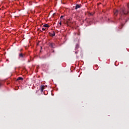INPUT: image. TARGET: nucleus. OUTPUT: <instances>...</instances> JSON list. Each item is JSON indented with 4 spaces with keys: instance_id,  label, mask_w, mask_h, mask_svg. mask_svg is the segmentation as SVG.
Segmentation results:
<instances>
[{
    "instance_id": "1",
    "label": "nucleus",
    "mask_w": 129,
    "mask_h": 129,
    "mask_svg": "<svg viewBox=\"0 0 129 129\" xmlns=\"http://www.w3.org/2000/svg\"><path fill=\"white\" fill-rule=\"evenodd\" d=\"M119 13L121 16H122V15H127V14H128V11L125 10V9H120Z\"/></svg>"
},
{
    "instance_id": "2",
    "label": "nucleus",
    "mask_w": 129,
    "mask_h": 129,
    "mask_svg": "<svg viewBox=\"0 0 129 129\" xmlns=\"http://www.w3.org/2000/svg\"><path fill=\"white\" fill-rule=\"evenodd\" d=\"M26 57V55L23 54V52L19 53V58L20 59H24Z\"/></svg>"
},
{
    "instance_id": "3",
    "label": "nucleus",
    "mask_w": 129,
    "mask_h": 129,
    "mask_svg": "<svg viewBox=\"0 0 129 129\" xmlns=\"http://www.w3.org/2000/svg\"><path fill=\"white\" fill-rule=\"evenodd\" d=\"M49 46L51 47V48H55V43H49Z\"/></svg>"
},
{
    "instance_id": "4",
    "label": "nucleus",
    "mask_w": 129,
    "mask_h": 129,
    "mask_svg": "<svg viewBox=\"0 0 129 129\" xmlns=\"http://www.w3.org/2000/svg\"><path fill=\"white\" fill-rule=\"evenodd\" d=\"M81 8V5L77 4L75 8V10H77V9H80Z\"/></svg>"
},
{
    "instance_id": "5",
    "label": "nucleus",
    "mask_w": 129,
    "mask_h": 129,
    "mask_svg": "<svg viewBox=\"0 0 129 129\" xmlns=\"http://www.w3.org/2000/svg\"><path fill=\"white\" fill-rule=\"evenodd\" d=\"M44 88H45V86L44 85H42L41 86L40 90H41V92H43Z\"/></svg>"
},
{
    "instance_id": "6",
    "label": "nucleus",
    "mask_w": 129,
    "mask_h": 129,
    "mask_svg": "<svg viewBox=\"0 0 129 129\" xmlns=\"http://www.w3.org/2000/svg\"><path fill=\"white\" fill-rule=\"evenodd\" d=\"M117 14H118V10H115L114 11V15L115 16H117Z\"/></svg>"
},
{
    "instance_id": "7",
    "label": "nucleus",
    "mask_w": 129,
    "mask_h": 129,
    "mask_svg": "<svg viewBox=\"0 0 129 129\" xmlns=\"http://www.w3.org/2000/svg\"><path fill=\"white\" fill-rule=\"evenodd\" d=\"M79 48V44L77 43L76 45V47H75V50H78V49Z\"/></svg>"
},
{
    "instance_id": "8",
    "label": "nucleus",
    "mask_w": 129,
    "mask_h": 129,
    "mask_svg": "<svg viewBox=\"0 0 129 129\" xmlns=\"http://www.w3.org/2000/svg\"><path fill=\"white\" fill-rule=\"evenodd\" d=\"M19 80H24V79L21 77H19L17 79V81H19Z\"/></svg>"
},
{
    "instance_id": "9",
    "label": "nucleus",
    "mask_w": 129,
    "mask_h": 129,
    "mask_svg": "<svg viewBox=\"0 0 129 129\" xmlns=\"http://www.w3.org/2000/svg\"><path fill=\"white\" fill-rule=\"evenodd\" d=\"M67 24L68 25H71L72 24H73V23L70 21V19H69L68 21H67Z\"/></svg>"
},
{
    "instance_id": "10",
    "label": "nucleus",
    "mask_w": 129,
    "mask_h": 129,
    "mask_svg": "<svg viewBox=\"0 0 129 129\" xmlns=\"http://www.w3.org/2000/svg\"><path fill=\"white\" fill-rule=\"evenodd\" d=\"M43 27H44V28H49L50 26L48 24H44Z\"/></svg>"
},
{
    "instance_id": "11",
    "label": "nucleus",
    "mask_w": 129,
    "mask_h": 129,
    "mask_svg": "<svg viewBox=\"0 0 129 129\" xmlns=\"http://www.w3.org/2000/svg\"><path fill=\"white\" fill-rule=\"evenodd\" d=\"M123 27V24H121L120 27H119V29H122V27Z\"/></svg>"
},
{
    "instance_id": "12",
    "label": "nucleus",
    "mask_w": 129,
    "mask_h": 129,
    "mask_svg": "<svg viewBox=\"0 0 129 129\" xmlns=\"http://www.w3.org/2000/svg\"><path fill=\"white\" fill-rule=\"evenodd\" d=\"M55 32L53 31V33L51 34V36H52V37H54L55 36Z\"/></svg>"
},
{
    "instance_id": "13",
    "label": "nucleus",
    "mask_w": 129,
    "mask_h": 129,
    "mask_svg": "<svg viewBox=\"0 0 129 129\" xmlns=\"http://www.w3.org/2000/svg\"><path fill=\"white\" fill-rule=\"evenodd\" d=\"M93 14L92 13H89V16H93Z\"/></svg>"
},
{
    "instance_id": "14",
    "label": "nucleus",
    "mask_w": 129,
    "mask_h": 129,
    "mask_svg": "<svg viewBox=\"0 0 129 129\" xmlns=\"http://www.w3.org/2000/svg\"><path fill=\"white\" fill-rule=\"evenodd\" d=\"M3 85V83L2 81H0V87Z\"/></svg>"
},
{
    "instance_id": "15",
    "label": "nucleus",
    "mask_w": 129,
    "mask_h": 129,
    "mask_svg": "<svg viewBox=\"0 0 129 129\" xmlns=\"http://www.w3.org/2000/svg\"><path fill=\"white\" fill-rule=\"evenodd\" d=\"M22 51H23V49H21L19 50V52H20V53H22Z\"/></svg>"
},
{
    "instance_id": "16",
    "label": "nucleus",
    "mask_w": 129,
    "mask_h": 129,
    "mask_svg": "<svg viewBox=\"0 0 129 129\" xmlns=\"http://www.w3.org/2000/svg\"><path fill=\"white\" fill-rule=\"evenodd\" d=\"M63 17H64L63 16H61L60 17V19H62V18H63Z\"/></svg>"
},
{
    "instance_id": "17",
    "label": "nucleus",
    "mask_w": 129,
    "mask_h": 129,
    "mask_svg": "<svg viewBox=\"0 0 129 129\" xmlns=\"http://www.w3.org/2000/svg\"><path fill=\"white\" fill-rule=\"evenodd\" d=\"M42 31H45V28H43L42 29Z\"/></svg>"
},
{
    "instance_id": "18",
    "label": "nucleus",
    "mask_w": 129,
    "mask_h": 129,
    "mask_svg": "<svg viewBox=\"0 0 129 129\" xmlns=\"http://www.w3.org/2000/svg\"><path fill=\"white\" fill-rule=\"evenodd\" d=\"M78 53V52H77V51L75 52V54H77Z\"/></svg>"
},
{
    "instance_id": "19",
    "label": "nucleus",
    "mask_w": 129,
    "mask_h": 129,
    "mask_svg": "<svg viewBox=\"0 0 129 129\" xmlns=\"http://www.w3.org/2000/svg\"><path fill=\"white\" fill-rule=\"evenodd\" d=\"M127 8H128V9H129V5H127Z\"/></svg>"
},
{
    "instance_id": "20",
    "label": "nucleus",
    "mask_w": 129,
    "mask_h": 129,
    "mask_svg": "<svg viewBox=\"0 0 129 129\" xmlns=\"http://www.w3.org/2000/svg\"><path fill=\"white\" fill-rule=\"evenodd\" d=\"M61 21H60V22L59 23V25L61 26Z\"/></svg>"
},
{
    "instance_id": "21",
    "label": "nucleus",
    "mask_w": 129,
    "mask_h": 129,
    "mask_svg": "<svg viewBox=\"0 0 129 129\" xmlns=\"http://www.w3.org/2000/svg\"><path fill=\"white\" fill-rule=\"evenodd\" d=\"M54 15H55V13H54V14H53V16H54Z\"/></svg>"
},
{
    "instance_id": "22",
    "label": "nucleus",
    "mask_w": 129,
    "mask_h": 129,
    "mask_svg": "<svg viewBox=\"0 0 129 129\" xmlns=\"http://www.w3.org/2000/svg\"><path fill=\"white\" fill-rule=\"evenodd\" d=\"M40 32H42V31L40 30Z\"/></svg>"
},
{
    "instance_id": "23",
    "label": "nucleus",
    "mask_w": 129,
    "mask_h": 129,
    "mask_svg": "<svg viewBox=\"0 0 129 129\" xmlns=\"http://www.w3.org/2000/svg\"><path fill=\"white\" fill-rule=\"evenodd\" d=\"M53 52H54V50L53 51Z\"/></svg>"
}]
</instances>
